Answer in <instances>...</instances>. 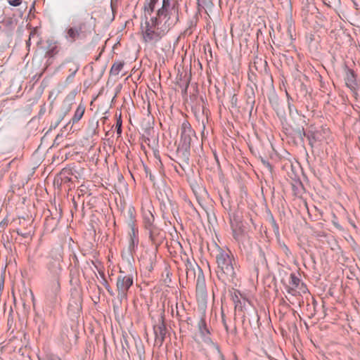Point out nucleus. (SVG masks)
Here are the masks:
<instances>
[{
    "instance_id": "nucleus-28",
    "label": "nucleus",
    "mask_w": 360,
    "mask_h": 360,
    "mask_svg": "<svg viewBox=\"0 0 360 360\" xmlns=\"http://www.w3.org/2000/svg\"><path fill=\"white\" fill-rule=\"evenodd\" d=\"M300 136H302V134H303V135H304V134H305V133H304V131H303V129L302 130V131H300Z\"/></svg>"
},
{
    "instance_id": "nucleus-25",
    "label": "nucleus",
    "mask_w": 360,
    "mask_h": 360,
    "mask_svg": "<svg viewBox=\"0 0 360 360\" xmlns=\"http://www.w3.org/2000/svg\"><path fill=\"white\" fill-rule=\"evenodd\" d=\"M75 75L70 74V75L66 78V82L70 83L72 81Z\"/></svg>"
},
{
    "instance_id": "nucleus-19",
    "label": "nucleus",
    "mask_w": 360,
    "mask_h": 360,
    "mask_svg": "<svg viewBox=\"0 0 360 360\" xmlns=\"http://www.w3.org/2000/svg\"><path fill=\"white\" fill-rule=\"evenodd\" d=\"M280 248L283 252L288 257L290 255V251L288 246L285 243H280Z\"/></svg>"
},
{
    "instance_id": "nucleus-24",
    "label": "nucleus",
    "mask_w": 360,
    "mask_h": 360,
    "mask_svg": "<svg viewBox=\"0 0 360 360\" xmlns=\"http://www.w3.org/2000/svg\"><path fill=\"white\" fill-rule=\"evenodd\" d=\"M8 2L11 5L17 6L21 4V0H8Z\"/></svg>"
},
{
    "instance_id": "nucleus-7",
    "label": "nucleus",
    "mask_w": 360,
    "mask_h": 360,
    "mask_svg": "<svg viewBox=\"0 0 360 360\" xmlns=\"http://www.w3.org/2000/svg\"><path fill=\"white\" fill-rule=\"evenodd\" d=\"M128 214L129 219L127 224L130 229V231L129 233V249L130 251H131L134 249L135 246H136L139 243L137 237L138 229L136 226V219L134 210L129 209L128 211Z\"/></svg>"
},
{
    "instance_id": "nucleus-27",
    "label": "nucleus",
    "mask_w": 360,
    "mask_h": 360,
    "mask_svg": "<svg viewBox=\"0 0 360 360\" xmlns=\"http://www.w3.org/2000/svg\"><path fill=\"white\" fill-rule=\"evenodd\" d=\"M288 108L290 110V114H291L292 111V106L290 103L288 104Z\"/></svg>"
},
{
    "instance_id": "nucleus-22",
    "label": "nucleus",
    "mask_w": 360,
    "mask_h": 360,
    "mask_svg": "<svg viewBox=\"0 0 360 360\" xmlns=\"http://www.w3.org/2000/svg\"><path fill=\"white\" fill-rule=\"evenodd\" d=\"M104 285H105L106 290H108V292L110 293V295L113 296L114 295V292L112 291V288H110V286L108 283V282H107L105 278H104Z\"/></svg>"
},
{
    "instance_id": "nucleus-29",
    "label": "nucleus",
    "mask_w": 360,
    "mask_h": 360,
    "mask_svg": "<svg viewBox=\"0 0 360 360\" xmlns=\"http://www.w3.org/2000/svg\"><path fill=\"white\" fill-rule=\"evenodd\" d=\"M63 117H64V115H63V116H62V117L60 118L59 122H60V121L63 120Z\"/></svg>"
},
{
    "instance_id": "nucleus-4",
    "label": "nucleus",
    "mask_w": 360,
    "mask_h": 360,
    "mask_svg": "<svg viewBox=\"0 0 360 360\" xmlns=\"http://www.w3.org/2000/svg\"><path fill=\"white\" fill-rule=\"evenodd\" d=\"M49 261L47 264L48 270L51 274L56 277L54 283L55 290H60V281L58 276L62 271L61 263L63 259V250L61 247H58L51 250L49 255Z\"/></svg>"
},
{
    "instance_id": "nucleus-23",
    "label": "nucleus",
    "mask_w": 360,
    "mask_h": 360,
    "mask_svg": "<svg viewBox=\"0 0 360 360\" xmlns=\"http://www.w3.org/2000/svg\"><path fill=\"white\" fill-rule=\"evenodd\" d=\"M104 285H105L106 290H108V292L110 293V295L113 296L114 295V292L112 291V288H110V286L108 283V282H107L105 278H104Z\"/></svg>"
},
{
    "instance_id": "nucleus-11",
    "label": "nucleus",
    "mask_w": 360,
    "mask_h": 360,
    "mask_svg": "<svg viewBox=\"0 0 360 360\" xmlns=\"http://www.w3.org/2000/svg\"><path fill=\"white\" fill-rule=\"evenodd\" d=\"M155 334V344L158 347L162 346L165 341L166 335V326L162 319L153 327Z\"/></svg>"
},
{
    "instance_id": "nucleus-2",
    "label": "nucleus",
    "mask_w": 360,
    "mask_h": 360,
    "mask_svg": "<svg viewBox=\"0 0 360 360\" xmlns=\"http://www.w3.org/2000/svg\"><path fill=\"white\" fill-rule=\"evenodd\" d=\"M217 276L224 283L233 282L236 277L234 258L229 250L219 249L216 256Z\"/></svg>"
},
{
    "instance_id": "nucleus-15",
    "label": "nucleus",
    "mask_w": 360,
    "mask_h": 360,
    "mask_svg": "<svg viewBox=\"0 0 360 360\" xmlns=\"http://www.w3.org/2000/svg\"><path fill=\"white\" fill-rule=\"evenodd\" d=\"M124 63L123 61H116L112 65L110 73L112 75L117 76L118 75L122 70L123 69Z\"/></svg>"
},
{
    "instance_id": "nucleus-3",
    "label": "nucleus",
    "mask_w": 360,
    "mask_h": 360,
    "mask_svg": "<svg viewBox=\"0 0 360 360\" xmlns=\"http://www.w3.org/2000/svg\"><path fill=\"white\" fill-rule=\"evenodd\" d=\"M198 328L202 341L205 345L203 349L207 355L212 356L214 358L219 360L222 358V354L219 350V346L211 340L210 330L207 328L205 320L203 318H201L198 321Z\"/></svg>"
},
{
    "instance_id": "nucleus-16",
    "label": "nucleus",
    "mask_w": 360,
    "mask_h": 360,
    "mask_svg": "<svg viewBox=\"0 0 360 360\" xmlns=\"http://www.w3.org/2000/svg\"><path fill=\"white\" fill-rule=\"evenodd\" d=\"M243 233V229L240 227L233 226V236L236 240H240Z\"/></svg>"
},
{
    "instance_id": "nucleus-6",
    "label": "nucleus",
    "mask_w": 360,
    "mask_h": 360,
    "mask_svg": "<svg viewBox=\"0 0 360 360\" xmlns=\"http://www.w3.org/2000/svg\"><path fill=\"white\" fill-rule=\"evenodd\" d=\"M88 31L85 22H80L74 27H70L66 30L65 38L70 42H74L77 39H82L86 37Z\"/></svg>"
},
{
    "instance_id": "nucleus-20",
    "label": "nucleus",
    "mask_w": 360,
    "mask_h": 360,
    "mask_svg": "<svg viewBox=\"0 0 360 360\" xmlns=\"http://www.w3.org/2000/svg\"><path fill=\"white\" fill-rule=\"evenodd\" d=\"M79 69V65L78 64L74 63L72 67L70 68L69 71L70 72L71 75H75Z\"/></svg>"
},
{
    "instance_id": "nucleus-26",
    "label": "nucleus",
    "mask_w": 360,
    "mask_h": 360,
    "mask_svg": "<svg viewBox=\"0 0 360 360\" xmlns=\"http://www.w3.org/2000/svg\"><path fill=\"white\" fill-rule=\"evenodd\" d=\"M98 273L100 274V276L103 278V279L104 280L105 278V274H104V272L101 270H98Z\"/></svg>"
},
{
    "instance_id": "nucleus-10",
    "label": "nucleus",
    "mask_w": 360,
    "mask_h": 360,
    "mask_svg": "<svg viewBox=\"0 0 360 360\" xmlns=\"http://www.w3.org/2000/svg\"><path fill=\"white\" fill-rule=\"evenodd\" d=\"M306 287L300 279L295 274H291L290 276L289 285L288 292L292 295H296L297 293L305 292Z\"/></svg>"
},
{
    "instance_id": "nucleus-13",
    "label": "nucleus",
    "mask_w": 360,
    "mask_h": 360,
    "mask_svg": "<svg viewBox=\"0 0 360 360\" xmlns=\"http://www.w3.org/2000/svg\"><path fill=\"white\" fill-rule=\"evenodd\" d=\"M345 83L346 85L350 89H354L356 85L355 76L351 70H347L345 71Z\"/></svg>"
},
{
    "instance_id": "nucleus-5",
    "label": "nucleus",
    "mask_w": 360,
    "mask_h": 360,
    "mask_svg": "<svg viewBox=\"0 0 360 360\" xmlns=\"http://www.w3.org/2000/svg\"><path fill=\"white\" fill-rule=\"evenodd\" d=\"M133 283L134 280L131 275H124L122 271L120 272L116 283L117 299L120 302L127 300L128 291Z\"/></svg>"
},
{
    "instance_id": "nucleus-17",
    "label": "nucleus",
    "mask_w": 360,
    "mask_h": 360,
    "mask_svg": "<svg viewBox=\"0 0 360 360\" xmlns=\"http://www.w3.org/2000/svg\"><path fill=\"white\" fill-rule=\"evenodd\" d=\"M158 0H150V1L145 6V11L149 14L152 13L155 8V6Z\"/></svg>"
},
{
    "instance_id": "nucleus-12",
    "label": "nucleus",
    "mask_w": 360,
    "mask_h": 360,
    "mask_svg": "<svg viewBox=\"0 0 360 360\" xmlns=\"http://www.w3.org/2000/svg\"><path fill=\"white\" fill-rule=\"evenodd\" d=\"M143 219L145 227L150 230L154 222V216L150 210H143Z\"/></svg>"
},
{
    "instance_id": "nucleus-1",
    "label": "nucleus",
    "mask_w": 360,
    "mask_h": 360,
    "mask_svg": "<svg viewBox=\"0 0 360 360\" xmlns=\"http://www.w3.org/2000/svg\"><path fill=\"white\" fill-rule=\"evenodd\" d=\"M179 10L177 0H163L157 16L141 23L144 42L155 44L160 40L179 20Z\"/></svg>"
},
{
    "instance_id": "nucleus-21",
    "label": "nucleus",
    "mask_w": 360,
    "mask_h": 360,
    "mask_svg": "<svg viewBox=\"0 0 360 360\" xmlns=\"http://www.w3.org/2000/svg\"><path fill=\"white\" fill-rule=\"evenodd\" d=\"M104 285H105L106 290H108V292L110 293V295L113 296L114 295V292L112 291V288H110V286L108 283V282H107L105 278H104Z\"/></svg>"
},
{
    "instance_id": "nucleus-14",
    "label": "nucleus",
    "mask_w": 360,
    "mask_h": 360,
    "mask_svg": "<svg viewBox=\"0 0 360 360\" xmlns=\"http://www.w3.org/2000/svg\"><path fill=\"white\" fill-rule=\"evenodd\" d=\"M85 111V108L82 105H79L76 111L75 112L74 116L72 117L71 122L72 124L78 122L83 117Z\"/></svg>"
},
{
    "instance_id": "nucleus-9",
    "label": "nucleus",
    "mask_w": 360,
    "mask_h": 360,
    "mask_svg": "<svg viewBox=\"0 0 360 360\" xmlns=\"http://www.w3.org/2000/svg\"><path fill=\"white\" fill-rule=\"evenodd\" d=\"M207 297L205 280L203 274L198 275L196 280V298L198 302L204 304Z\"/></svg>"
},
{
    "instance_id": "nucleus-18",
    "label": "nucleus",
    "mask_w": 360,
    "mask_h": 360,
    "mask_svg": "<svg viewBox=\"0 0 360 360\" xmlns=\"http://www.w3.org/2000/svg\"><path fill=\"white\" fill-rule=\"evenodd\" d=\"M122 117H121V114L119 115L118 117L117 118V122H116V130H117V134L120 136L122 134Z\"/></svg>"
},
{
    "instance_id": "nucleus-8",
    "label": "nucleus",
    "mask_w": 360,
    "mask_h": 360,
    "mask_svg": "<svg viewBox=\"0 0 360 360\" xmlns=\"http://www.w3.org/2000/svg\"><path fill=\"white\" fill-rule=\"evenodd\" d=\"M181 143L182 146L188 149L191 146L192 137L195 136V131L193 130L190 123L184 120L181 125Z\"/></svg>"
}]
</instances>
